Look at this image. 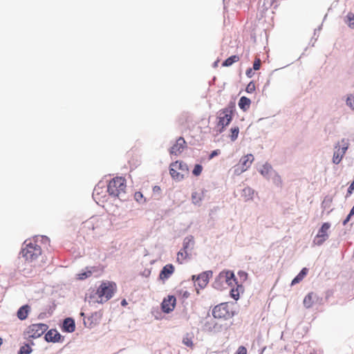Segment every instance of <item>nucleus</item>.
<instances>
[{"instance_id":"nucleus-1","label":"nucleus","mask_w":354,"mask_h":354,"mask_svg":"<svg viewBox=\"0 0 354 354\" xmlns=\"http://www.w3.org/2000/svg\"><path fill=\"white\" fill-rule=\"evenodd\" d=\"M236 111V104L234 101H230L223 109L219 110L217 113V131L219 133H223L226 127H227L233 120Z\"/></svg>"},{"instance_id":"nucleus-2","label":"nucleus","mask_w":354,"mask_h":354,"mask_svg":"<svg viewBox=\"0 0 354 354\" xmlns=\"http://www.w3.org/2000/svg\"><path fill=\"white\" fill-rule=\"evenodd\" d=\"M117 290L116 283L111 281H104L101 283L97 288L94 294H91L90 298L94 299L95 295H97L100 301L97 300V303L103 304L111 299Z\"/></svg>"},{"instance_id":"nucleus-3","label":"nucleus","mask_w":354,"mask_h":354,"mask_svg":"<svg viewBox=\"0 0 354 354\" xmlns=\"http://www.w3.org/2000/svg\"><path fill=\"white\" fill-rule=\"evenodd\" d=\"M126 188V180L123 177H116L111 179L107 185V192L111 196L118 197L120 200L122 193Z\"/></svg>"},{"instance_id":"nucleus-4","label":"nucleus","mask_w":354,"mask_h":354,"mask_svg":"<svg viewBox=\"0 0 354 354\" xmlns=\"http://www.w3.org/2000/svg\"><path fill=\"white\" fill-rule=\"evenodd\" d=\"M27 240L24 241V244L26 245L19 252V258L22 257L26 261H32L38 258L41 254V248L39 245Z\"/></svg>"},{"instance_id":"nucleus-5","label":"nucleus","mask_w":354,"mask_h":354,"mask_svg":"<svg viewBox=\"0 0 354 354\" xmlns=\"http://www.w3.org/2000/svg\"><path fill=\"white\" fill-rule=\"evenodd\" d=\"M214 319L227 320L236 315V312L230 309L228 302H223L216 305L212 310Z\"/></svg>"},{"instance_id":"nucleus-6","label":"nucleus","mask_w":354,"mask_h":354,"mask_svg":"<svg viewBox=\"0 0 354 354\" xmlns=\"http://www.w3.org/2000/svg\"><path fill=\"white\" fill-rule=\"evenodd\" d=\"M348 147L349 139L348 138H342L340 141L335 145V151L333 156V162L334 164L338 165L340 163Z\"/></svg>"},{"instance_id":"nucleus-7","label":"nucleus","mask_w":354,"mask_h":354,"mask_svg":"<svg viewBox=\"0 0 354 354\" xmlns=\"http://www.w3.org/2000/svg\"><path fill=\"white\" fill-rule=\"evenodd\" d=\"M330 226L331 225L328 222H325L321 225L320 228L318 230L317 235L313 241V243L315 245L320 246L328 239L329 234L328 231Z\"/></svg>"},{"instance_id":"nucleus-8","label":"nucleus","mask_w":354,"mask_h":354,"mask_svg":"<svg viewBox=\"0 0 354 354\" xmlns=\"http://www.w3.org/2000/svg\"><path fill=\"white\" fill-rule=\"evenodd\" d=\"M232 324L233 322L227 326V324H220L214 320L207 321L204 323L202 330L211 334H216L221 333L223 330H227Z\"/></svg>"},{"instance_id":"nucleus-9","label":"nucleus","mask_w":354,"mask_h":354,"mask_svg":"<svg viewBox=\"0 0 354 354\" xmlns=\"http://www.w3.org/2000/svg\"><path fill=\"white\" fill-rule=\"evenodd\" d=\"M212 274L213 272L212 270L204 271L198 275H192V279L194 282L195 286L203 289L207 285Z\"/></svg>"},{"instance_id":"nucleus-10","label":"nucleus","mask_w":354,"mask_h":354,"mask_svg":"<svg viewBox=\"0 0 354 354\" xmlns=\"http://www.w3.org/2000/svg\"><path fill=\"white\" fill-rule=\"evenodd\" d=\"M48 328L46 324H32L28 327L29 337L36 339L41 337Z\"/></svg>"},{"instance_id":"nucleus-11","label":"nucleus","mask_w":354,"mask_h":354,"mask_svg":"<svg viewBox=\"0 0 354 354\" xmlns=\"http://www.w3.org/2000/svg\"><path fill=\"white\" fill-rule=\"evenodd\" d=\"M44 339L48 343H62L64 336L62 335L56 328H51L44 335Z\"/></svg>"},{"instance_id":"nucleus-12","label":"nucleus","mask_w":354,"mask_h":354,"mask_svg":"<svg viewBox=\"0 0 354 354\" xmlns=\"http://www.w3.org/2000/svg\"><path fill=\"white\" fill-rule=\"evenodd\" d=\"M176 305V298L174 295H168L163 299L161 303V310L163 313L169 314L172 312Z\"/></svg>"},{"instance_id":"nucleus-13","label":"nucleus","mask_w":354,"mask_h":354,"mask_svg":"<svg viewBox=\"0 0 354 354\" xmlns=\"http://www.w3.org/2000/svg\"><path fill=\"white\" fill-rule=\"evenodd\" d=\"M187 147V142L183 137L180 136L169 149V153L171 155L178 156L180 153L184 149Z\"/></svg>"},{"instance_id":"nucleus-14","label":"nucleus","mask_w":354,"mask_h":354,"mask_svg":"<svg viewBox=\"0 0 354 354\" xmlns=\"http://www.w3.org/2000/svg\"><path fill=\"white\" fill-rule=\"evenodd\" d=\"M194 237L192 235H188L184 238L183 248L181 250L185 252V257H189V256H191L189 252L194 249Z\"/></svg>"},{"instance_id":"nucleus-15","label":"nucleus","mask_w":354,"mask_h":354,"mask_svg":"<svg viewBox=\"0 0 354 354\" xmlns=\"http://www.w3.org/2000/svg\"><path fill=\"white\" fill-rule=\"evenodd\" d=\"M62 332L71 333L75 330V321L73 317H68L63 319L60 324Z\"/></svg>"},{"instance_id":"nucleus-16","label":"nucleus","mask_w":354,"mask_h":354,"mask_svg":"<svg viewBox=\"0 0 354 354\" xmlns=\"http://www.w3.org/2000/svg\"><path fill=\"white\" fill-rule=\"evenodd\" d=\"M322 298L317 295V293L310 292L308 293L304 299V306L306 308H311L315 304L320 303Z\"/></svg>"},{"instance_id":"nucleus-17","label":"nucleus","mask_w":354,"mask_h":354,"mask_svg":"<svg viewBox=\"0 0 354 354\" xmlns=\"http://www.w3.org/2000/svg\"><path fill=\"white\" fill-rule=\"evenodd\" d=\"M224 284L232 287L237 284L238 279L235 277L234 272L232 270H223Z\"/></svg>"},{"instance_id":"nucleus-18","label":"nucleus","mask_w":354,"mask_h":354,"mask_svg":"<svg viewBox=\"0 0 354 354\" xmlns=\"http://www.w3.org/2000/svg\"><path fill=\"white\" fill-rule=\"evenodd\" d=\"M174 270L175 268L172 264L169 263L165 265L160 272L159 279L165 281L171 277V275L174 272Z\"/></svg>"},{"instance_id":"nucleus-19","label":"nucleus","mask_w":354,"mask_h":354,"mask_svg":"<svg viewBox=\"0 0 354 354\" xmlns=\"http://www.w3.org/2000/svg\"><path fill=\"white\" fill-rule=\"evenodd\" d=\"M100 314L99 312H95L84 319V324L86 328H91L100 322Z\"/></svg>"},{"instance_id":"nucleus-20","label":"nucleus","mask_w":354,"mask_h":354,"mask_svg":"<svg viewBox=\"0 0 354 354\" xmlns=\"http://www.w3.org/2000/svg\"><path fill=\"white\" fill-rule=\"evenodd\" d=\"M212 287L218 290H222L223 289L226 288L224 284L223 270L215 277L214 281L212 283Z\"/></svg>"},{"instance_id":"nucleus-21","label":"nucleus","mask_w":354,"mask_h":354,"mask_svg":"<svg viewBox=\"0 0 354 354\" xmlns=\"http://www.w3.org/2000/svg\"><path fill=\"white\" fill-rule=\"evenodd\" d=\"M30 311V306L28 304H24L18 309L17 316L19 320L24 321L27 319Z\"/></svg>"},{"instance_id":"nucleus-22","label":"nucleus","mask_w":354,"mask_h":354,"mask_svg":"<svg viewBox=\"0 0 354 354\" xmlns=\"http://www.w3.org/2000/svg\"><path fill=\"white\" fill-rule=\"evenodd\" d=\"M253 160H254V156L251 153L247 154L246 156H243L240 160V163H241V167H242L241 171H246L250 167Z\"/></svg>"},{"instance_id":"nucleus-23","label":"nucleus","mask_w":354,"mask_h":354,"mask_svg":"<svg viewBox=\"0 0 354 354\" xmlns=\"http://www.w3.org/2000/svg\"><path fill=\"white\" fill-rule=\"evenodd\" d=\"M177 165H178V160L172 162L169 165V174L174 180L179 181L184 178V175L176 171V169L174 168V167H177Z\"/></svg>"},{"instance_id":"nucleus-24","label":"nucleus","mask_w":354,"mask_h":354,"mask_svg":"<svg viewBox=\"0 0 354 354\" xmlns=\"http://www.w3.org/2000/svg\"><path fill=\"white\" fill-rule=\"evenodd\" d=\"M273 170L270 164L266 162L259 170V173L265 178L269 179L272 176Z\"/></svg>"},{"instance_id":"nucleus-25","label":"nucleus","mask_w":354,"mask_h":354,"mask_svg":"<svg viewBox=\"0 0 354 354\" xmlns=\"http://www.w3.org/2000/svg\"><path fill=\"white\" fill-rule=\"evenodd\" d=\"M236 287L234 288L232 286L230 291V296L234 299L235 301H237L240 297V292H243L244 290V288L242 284H239L237 283Z\"/></svg>"},{"instance_id":"nucleus-26","label":"nucleus","mask_w":354,"mask_h":354,"mask_svg":"<svg viewBox=\"0 0 354 354\" xmlns=\"http://www.w3.org/2000/svg\"><path fill=\"white\" fill-rule=\"evenodd\" d=\"M308 272V269L306 268H303L300 270V272L293 278V279L291 281L290 285L294 286L295 284L299 283L307 275Z\"/></svg>"},{"instance_id":"nucleus-27","label":"nucleus","mask_w":354,"mask_h":354,"mask_svg":"<svg viewBox=\"0 0 354 354\" xmlns=\"http://www.w3.org/2000/svg\"><path fill=\"white\" fill-rule=\"evenodd\" d=\"M251 104V100L245 96L240 97L238 105L243 111H246L249 109Z\"/></svg>"},{"instance_id":"nucleus-28","label":"nucleus","mask_w":354,"mask_h":354,"mask_svg":"<svg viewBox=\"0 0 354 354\" xmlns=\"http://www.w3.org/2000/svg\"><path fill=\"white\" fill-rule=\"evenodd\" d=\"M254 190L250 187H245L242 190L241 196L245 198V201L252 200Z\"/></svg>"},{"instance_id":"nucleus-29","label":"nucleus","mask_w":354,"mask_h":354,"mask_svg":"<svg viewBox=\"0 0 354 354\" xmlns=\"http://www.w3.org/2000/svg\"><path fill=\"white\" fill-rule=\"evenodd\" d=\"M239 60V57L236 55H231L230 57L225 59L222 62V66L229 67L232 66L233 64L237 62Z\"/></svg>"},{"instance_id":"nucleus-30","label":"nucleus","mask_w":354,"mask_h":354,"mask_svg":"<svg viewBox=\"0 0 354 354\" xmlns=\"http://www.w3.org/2000/svg\"><path fill=\"white\" fill-rule=\"evenodd\" d=\"M193 337L192 333H186L183 338V344L187 347L192 348L194 346L192 341Z\"/></svg>"},{"instance_id":"nucleus-31","label":"nucleus","mask_w":354,"mask_h":354,"mask_svg":"<svg viewBox=\"0 0 354 354\" xmlns=\"http://www.w3.org/2000/svg\"><path fill=\"white\" fill-rule=\"evenodd\" d=\"M32 352V349L29 343H25L23 346H21L18 354H30Z\"/></svg>"},{"instance_id":"nucleus-32","label":"nucleus","mask_w":354,"mask_h":354,"mask_svg":"<svg viewBox=\"0 0 354 354\" xmlns=\"http://www.w3.org/2000/svg\"><path fill=\"white\" fill-rule=\"evenodd\" d=\"M344 22L350 28H354V14L349 12L345 17Z\"/></svg>"},{"instance_id":"nucleus-33","label":"nucleus","mask_w":354,"mask_h":354,"mask_svg":"<svg viewBox=\"0 0 354 354\" xmlns=\"http://www.w3.org/2000/svg\"><path fill=\"white\" fill-rule=\"evenodd\" d=\"M203 192H202L201 194H198L197 192H193L192 194V202L195 205H200V203L201 202V201L203 200Z\"/></svg>"},{"instance_id":"nucleus-34","label":"nucleus","mask_w":354,"mask_h":354,"mask_svg":"<svg viewBox=\"0 0 354 354\" xmlns=\"http://www.w3.org/2000/svg\"><path fill=\"white\" fill-rule=\"evenodd\" d=\"M272 178V183L277 187H281L282 184V180L281 176L274 171L272 172V176L270 177Z\"/></svg>"},{"instance_id":"nucleus-35","label":"nucleus","mask_w":354,"mask_h":354,"mask_svg":"<svg viewBox=\"0 0 354 354\" xmlns=\"http://www.w3.org/2000/svg\"><path fill=\"white\" fill-rule=\"evenodd\" d=\"M230 132H231V134H230V137L231 140L235 141L237 139V138L239 136V127H232L230 129Z\"/></svg>"},{"instance_id":"nucleus-36","label":"nucleus","mask_w":354,"mask_h":354,"mask_svg":"<svg viewBox=\"0 0 354 354\" xmlns=\"http://www.w3.org/2000/svg\"><path fill=\"white\" fill-rule=\"evenodd\" d=\"M203 171V166L201 164H196L192 170V174L195 176H198L201 175Z\"/></svg>"},{"instance_id":"nucleus-37","label":"nucleus","mask_w":354,"mask_h":354,"mask_svg":"<svg viewBox=\"0 0 354 354\" xmlns=\"http://www.w3.org/2000/svg\"><path fill=\"white\" fill-rule=\"evenodd\" d=\"M346 104L353 111H354V96L352 95H348L346 100Z\"/></svg>"},{"instance_id":"nucleus-38","label":"nucleus","mask_w":354,"mask_h":354,"mask_svg":"<svg viewBox=\"0 0 354 354\" xmlns=\"http://www.w3.org/2000/svg\"><path fill=\"white\" fill-rule=\"evenodd\" d=\"M92 274V272L91 270L84 271L80 274H78L77 279L80 280H84L91 277Z\"/></svg>"},{"instance_id":"nucleus-39","label":"nucleus","mask_w":354,"mask_h":354,"mask_svg":"<svg viewBox=\"0 0 354 354\" xmlns=\"http://www.w3.org/2000/svg\"><path fill=\"white\" fill-rule=\"evenodd\" d=\"M254 91H255V84L253 81H251L247 85L245 91L248 93H252Z\"/></svg>"},{"instance_id":"nucleus-40","label":"nucleus","mask_w":354,"mask_h":354,"mask_svg":"<svg viewBox=\"0 0 354 354\" xmlns=\"http://www.w3.org/2000/svg\"><path fill=\"white\" fill-rule=\"evenodd\" d=\"M261 61L260 58L256 57L254 61L253 66L252 68L254 69V71H258L261 67Z\"/></svg>"},{"instance_id":"nucleus-41","label":"nucleus","mask_w":354,"mask_h":354,"mask_svg":"<svg viewBox=\"0 0 354 354\" xmlns=\"http://www.w3.org/2000/svg\"><path fill=\"white\" fill-rule=\"evenodd\" d=\"M176 167L182 171L188 170L187 165L186 163L183 162V161L178 160V165H177V167Z\"/></svg>"},{"instance_id":"nucleus-42","label":"nucleus","mask_w":354,"mask_h":354,"mask_svg":"<svg viewBox=\"0 0 354 354\" xmlns=\"http://www.w3.org/2000/svg\"><path fill=\"white\" fill-rule=\"evenodd\" d=\"M177 261L180 263H183V261H180V257H181L183 260L184 259H190L191 256H189V257H185V252H183V250L180 249V250L178 252L177 254Z\"/></svg>"},{"instance_id":"nucleus-43","label":"nucleus","mask_w":354,"mask_h":354,"mask_svg":"<svg viewBox=\"0 0 354 354\" xmlns=\"http://www.w3.org/2000/svg\"><path fill=\"white\" fill-rule=\"evenodd\" d=\"M221 153V150L220 149H215V150H213L210 152V153L209 154V157L208 158L209 160L214 158V157L218 156L219 154Z\"/></svg>"},{"instance_id":"nucleus-44","label":"nucleus","mask_w":354,"mask_h":354,"mask_svg":"<svg viewBox=\"0 0 354 354\" xmlns=\"http://www.w3.org/2000/svg\"><path fill=\"white\" fill-rule=\"evenodd\" d=\"M235 354H247V348L244 346H240Z\"/></svg>"},{"instance_id":"nucleus-45","label":"nucleus","mask_w":354,"mask_h":354,"mask_svg":"<svg viewBox=\"0 0 354 354\" xmlns=\"http://www.w3.org/2000/svg\"><path fill=\"white\" fill-rule=\"evenodd\" d=\"M143 198V194L140 192H136L134 194V198L137 202H140Z\"/></svg>"},{"instance_id":"nucleus-46","label":"nucleus","mask_w":354,"mask_h":354,"mask_svg":"<svg viewBox=\"0 0 354 354\" xmlns=\"http://www.w3.org/2000/svg\"><path fill=\"white\" fill-rule=\"evenodd\" d=\"M238 275L243 281H245L248 279V273L245 271L239 270L238 272Z\"/></svg>"},{"instance_id":"nucleus-47","label":"nucleus","mask_w":354,"mask_h":354,"mask_svg":"<svg viewBox=\"0 0 354 354\" xmlns=\"http://www.w3.org/2000/svg\"><path fill=\"white\" fill-rule=\"evenodd\" d=\"M151 274V270L150 269H148V268H145L142 272H141V275L144 277H149V275Z\"/></svg>"},{"instance_id":"nucleus-48","label":"nucleus","mask_w":354,"mask_h":354,"mask_svg":"<svg viewBox=\"0 0 354 354\" xmlns=\"http://www.w3.org/2000/svg\"><path fill=\"white\" fill-rule=\"evenodd\" d=\"M153 192L154 194H158V196L161 194V188L158 185H155L153 187Z\"/></svg>"},{"instance_id":"nucleus-49","label":"nucleus","mask_w":354,"mask_h":354,"mask_svg":"<svg viewBox=\"0 0 354 354\" xmlns=\"http://www.w3.org/2000/svg\"><path fill=\"white\" fill-rule=\"evenodd\" d=\"M352 216H353L351 215V214L348 213V214L346 216V217L342 221V225H346L351 221Z\"/></svg>"},{"instance_id":"nucleus-50","label":"nucleus","mask_w":354,"mask_h":354,"mask_svg":"<svg viewBox=\"0 0 354 354\" xmlns=\"http://www.w3.org/2000/svg\"><path fill=\"white\" fill-rule=\"evenodd\" d=\"M253 70L252 68H248L247 70H246V72H245V74L248 77H252L254 75V72H253Z\"/></svg>"},{"instance_id":"nucleus-51","label":"nucleus","mask_w":354,"mask_h":354,"mask_svg":"<svg viewBox=\"0 0 354 354\" xmlns=\"http://www.w3.org/2000/svg\"><path fill=\"white\" fill-rule=\"evenodd\" d=\"M189 295H190V293L188 291H187V290L182 291L183 298L187 299L189 297Z\"/></svg>"},{"instance_id":"nucleus-52","label":"nucleus","mask_w":354,"mask_h":354,"mask_svg":"<svg viewBox=\"0 0 354 354\" xmlns=\"http://www.w3.org/2000/svg\"><path fill=\"white\" fill-rule=\"evenodd\" d=\"M41 241L44 243H47L50 242L49 238L48 236H41Z\"/></svg>"},{"instance_id":"nucleus-53","label":"nucleus","mask_w":354,"mask_h":354,"mask_svg":"<svg viewBox=\"0 0 354 354\" xmlns=\"http://www.w3.org/2000/svg\"><path fill=\"white\" fill-rule=\"evenodd\" d=\"M55 308V305H54L53 306H50V308H49V309L48 310V313L49 316L52 315Z\"/></svg>"},{"instance_id":"nucleus-54","label":"nucleus","mask_w":354,"mask_h":354,"mask_svg":"<svg viewBox=\"0 0 354 354\" xmlns=\"http://www.w3.org/2000/svg\"><path fill=\"white\" fill-rule=\"evenodd\" d=\"M46 317V313H40L38 315V319H44L45 317Z\"/></svg>"},{"instance_id":"nucleus-55","label":"nucleus","mask_w":354,"mask_h":354,"mask_svg":"<svg viewBox=\"0 0 354 354\" xmlns=\"http://www.w3.org/2000/svg\"><path fill=\"white\" fill-rule=\"evenodd\" d=\"M120 304L122 306H126L128 304L127 301L125 299H122Z\"/></svg>"},{"instance_id":"nucleus-56","label":"nucleus","mask_w":354,"mask_h":354,"mask_svg":"<svg viewBox=\"0 0 354 354\" xmlns=\"http://www.w3.org/2000/svg\"><path fill=\"white\" fill-rule=\"evenodd\" d=\"M218 62H219V61H218V60L215 61V62L213 63L212 66H213L214 68L216 67V66H218Z\"/></svg>"},{"instance_id":"nucleus-57","label":"nucleus","mask_w":354,"mask_h":354,"mask_svg":"<svg viewBox=\"0 0 354 354\" xmlns=\"http://www.w3.org/2000/svg\"><path fill=\"white\" fill-rule=\"evenodd\" d=\"M330 201H331V200H330V199L327 200V199H326V198L324 199V201H323L322 205L325 204V203H326V202H330Z\"/></svg>"},{"instance_id":"nucleus-58","label":"nucleus","mask_w":354,"mask_h":354,"mask_svg":"<svg viewBox=\"0 0 354 354\" xmlns=\"http://www.w3.org/2000/svg\"><path fill=\"white\" fill-rule=\"evenodd\" d=\"M80 315V316H81V317H84V319H85V318H86V317H85V314H84V312H81Z\"/></svg>"},{"instance_id":"nucleus-59","label":"nucleus","mask_w":354,"mask_h":354,"mask_svg":"<svg viewBox=\"0 0 354 354\" xmlns=\"http://www.w3.org/2000/svg\"><path fill=\"white\" fill-rule=\"evenodd\" d=\"M350 138H350V140H351L352 142H354V133H353V135H351V136H350Z\"/></svg>"},{"instance_id":"nucleus-60","label":"nucleus","mask_w":354,"mask_h":354,"mask_svg":"<svg viewBox=\"0 0 354 354\" xmlns=\"http://www.w3.org/2000/svg\"><path fill=\"white\" fill-rule=\"evenodd\" d=\"M317 32H319V31L317 30V28H316V29H315V30H314V36H315V35L317 34Z\"/></svg>"},{"instance_id":"nucleus-61","label":"nucleus","mask_w":354,"mask_h":354,"mask_svg":"<svg viewBox=\"0 0 354 354\" xmlns=\"http://www.w3.org/2000/svg\"><path fill=\"white\" fill-rule=\"evenodd\" d=\"M223 1L224 8H225L227 0H223Z\"/></svg>"},{"instance_id":"nucleus-62","label":"nucleus","mask_w":354,"mask_h":354,"mask_svg":"<svg viewBox=\"0 0 354 354\" xmlns=\"http://www.w3.org/2000/svg\"><path fill=\"white\" fill-rule=\"evenodd\" d=\"M322 25H320L317 29L319 32L322 29Z\"/></svg>"},{"instance_id":"nucleus-63","label":"nucleus","mask_w":354,"mask_h":354,"mask_svg":"<svg viewBox=\"0 0 354 354\" xmlns=\"http://www.w3.org/2000/svg\"><path fill=\"white\" fill-rule=\"evenodd\" d=\"M269 84H270V80H268L265 84V86L269 85Z\"/></svg>"},{"instance_id":"nucleus-64","label":"nucleus","mask_w":354,"mask_h":354,"mask_svg":"<svg viewBox=\"0 0 354 354\" xmlns=\"http://www.w3.org/2000/svg\"><path fill=\"white\" fill-rule=\"evenodd\" d=\"M30 344H31V345H34L35 344H34V342H33L32 341H31V342H30Z\"/></svg>"}]
</instances>
